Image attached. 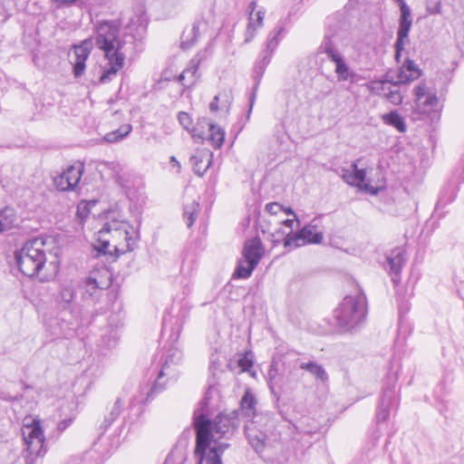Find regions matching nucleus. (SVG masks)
<instances>
[{
    "mask_svg": "<svg viewBox=\"0 0 464 464\" xmlns=\"http://www.w3.org/2000/svg\"><path fill=\"white\" fill-rule=\"evenodd\" d=\"M194 425L197 433L195 454L199 458L198 464H222L221 456L229 444L216 442L208 450V448L210 439H228L233 435L238 426L237 412L219 413L213 421L200 414L194 418Z\"/></svg>",
    "mask_w": 464,
    "mask_h": 464,
    "instance_id": "obj_1",
    "label": "nucleus"
},
{
    "mask_svg": "<svg viewBox=\"0 0 464 464\" xmlns=\"http://www.w3.org/2000/svg\"><path fill=\"white\" fill-rule=\"evenodd\" d=\"M121 23L118 20L101 21L95 26V44L104 53L108 60L106 67L100 77V82H111L123 67L126 59V45L131 43L132 36L120 34Z\"/></svg>",
    "mask_w": 464,
    "mask_h": 464,
    "instance_id": "obj_2",
    "label": "nucleus"
},
{
    "mask_svg": "<svg viewBox=\"0 0 464 464\" xmlns=\"http://www.w3.org/2000/svg\"><path fill=\"white\" fill-rule=\"evenodd\" d=\"M75 298L76 292L72 284L63 285L54 295L57 316L47 323V329L54 338H70L76 334L80 308Z\"/></svg>",
    "mask_w": 464,
    "mask_h": 464,
    "instance_id": "obj_3",
    "label": "nucleus"
},
{
    "mask_svg": "<svg viewBox=\"0 0 464 464\" xmlns=\"http://www.w3.org/2000/svg\"><path fill=\"white\" fill-rule=\"evenodd\" d=\"M51 254L46 239L34 237L26 241L15 252V260L19 270L28 277H37L41 282L50 281L56 274V266L49 272L53 262L48 263L47 255Z\"/></svg>",
    "mask_w": 464,
    "mask_h": 464,
    "instance_id": "obj_4",
    "label": "nucleus"
},
{
    "mask_svg": "<svg viewBox=\"0 0 464 464\" xmlns=\"http://www.w3.org/2000/svg\"><path fill=\"white\" fill-rule=\"evenodd\" d=\"M138 239L135 228L128 222L111 219L106 222L98 232L94 249L102 255H111L110 246L117 256L134 249Z\"/></svg>",
    "mask_w": 464,
    "mask_h": 464,
    "instance_id": "obj_5",
    "label": "nucleus"
},
{
    "mask_svg": "<svg viewBox=\"0 0 464 464\" xmlns=\"http://www.w3.org/2000/svg\"><path fill=\"white\" fill-rule=\"evenodd\" d=\"M368 314L365 295L356 291L353 295H346L334 312L338 326L344 332L354 331L365 322Z\"/></svg>",
    "mask_w": 464,
    "mask_h": 464,
    "instance_id": "obj_6",
    "label": "nucleus"
},
{
    "mask_svg": "<svg viewBox=\"0 0 464 464\" xmlns=\"http://www.w3.org/2000/svg\"><path fill=\"white\" fill-rule=\"evenodd\" d=\"M22 435L26 445V464H34L38 458L45 455L44 434L40 420L25 418L22 428Z\"/></svg>",
    "mask_w": 464,
    "mask_h": 464,
    "instance_id": "obj_7",
    "label": "nucleus"
},
{
    "mask_svg": "<svg viewBox=\"0 0 464 464\" xmlns=\"http://www.w3.org/2000/svg\"><path fill=\"white\" fill-rule=\"evenodd\" d=\"M182 358V353L176 348H171L169 351L167 359L160 371L158 377L153 385L146 392L140 390L139 395H135L130 401V406L136 404H145L153 399V396L165 389L166 382L163 381L165 376L169 378H177V372L172 368L171 364H177Z\"/></svg>",
    "mask_w": 464,
    "mask_h": 464,
    "instance_id": "obj_8",
    "label": "nucleus"
},
{
    "mask_svg": "<svg viewBox=\"0 0 464 464\" xmlns=\"http://www.w3.org/2000/svg\"><path fill=\"white\" fill-rule=\"evenodd\" d=\"M205 130H208V140L215 149H220L225 140V130L218 125L203 118L198 120L196 126L192 127L191 137L196 142H202L205 137Z\"/></svg>",
    "mask_w": 464,
    "mask_h": 464,
    "instance_id": "obj_9",
    "label": "nucleus"
},
{
    "mask_svg": "<svg viewBox=\"0 0 464 464\" xmlns=\"http://www.w3.org/2000/svg\"><path fill=\"white\" fill-rule=\"evenodd\" d=\"M400 5L401 17L399 22V28L397 32V39L395 42V59L399 63L401 56V52L408 42L409 33L411 28L412 19L411 9L404 0H397Z\"/></svg>",
    "mask_w": 464,
    "mask_h": 464,
    "instance_id": "obj_10",
    "label": "nucleus"
},
{
    "mask_svg": "<svg viewBox=\"0 0 464 464\" xmlns=\"http://www.w3.org/2000/svg\"><path fill=\"white\" fill-rule=\"evenodd\" d=\"M93 48V42L91 38L82 41L79 44L72 46V53H69V61L72 66L74 77L79 78L85 72L86 61Z\"/></svg>",
    "mask_w": 464,
    "mask_h": 464,
    "instance_id": "obj_11",
    "label": "nucleus"
},
{
    "mask_svg": "<svg viewBox=\"0 0 464 464\" xmlns=\"http://www.w3.org/2000/svg\"><path fill=\"white\" fill-rule=\"evenodd\" d=\"M323 237V232L316 225L308 224L295 233L294 237L286 238L285 248L293 249L307 244H319Z\"/></svg>",
    "mask_w": 464,
    "mask_h": 464,
    "instance_id": "obj_12",
    "label": "nucleus"
},
{
    "mask_svg": "<svg viewBox=\"0 0 464 464\" xmlns=\"http://www.w3.org/2000/svg\"><path fill=\"white\" fill-rule=\"evenodd\" d=\"M83 171L84 166L82 163L68 167L63 173L54 178L53 182L56 188L60 191L74 190Z\"/></svg>",
    "mask_w": 464,
    "mask_h": 464,
    "instance_id": "obj_13",
    "label": "nucleus"
},
{
    "mask_svg": "<svg viewBox=\"0 0 464 464\" xmlns=\"http://www.w3.org/2000/svg\"><path fill=\"white\" fill-rule=\"evenodd\" d=\"M420 76V71L413 61L407 59L397 72H387L385 77L387 82H392V85L398 86L402 83H409L417 80Z\"/></svg>",
    "mask_w": 464,
    "mask_h": 464,
    "instance_id": "obj_14",
    "label": "nucleus"
},
{
    "mask_svg": "<svg viewBox=\"0 0 464 464\" xmlns=\"http://www.w3.org/2000/svg\"><path fill=\"white\" fill-rule=\"evenodd\" d=\"M416 105L422 113H430L436 110L439 99L436 93L428 92L425 85H418L415 90Z\"/></svg>",
    "mask_w": 464,
    "mask_h": 464,
    "instance_id": "obj_15",
    "label": "nucleus"
},
{
    "mask_svg": "<svg viewBox=\"0 0 464 464\" xmlns=\"http://www.w3.org/2000/svg\"><path fill=\"white\" fill-rule=\"evenodd\" d=\"M387 269L389 273L392 276V281L394 283L397 282V278L401 271L402 266L406 261V253L405 250L401 247H396L387 255Z\"/></svg>",
    "mask_w": 464,
    "mask_h": 464,
    "instance_id": "obj_16",
    "label": "nucleus"
},
{
    "mask_svg": "<svg viewBox=\"0 0 464 464\" xmlns=\"http://www.w3.org/2000/svg\"><path fill=\"white\" fill-rule=\"evenodd\" d=\"M203 57L200 53L196 54L188 63V67L179 76V82L185 87L192 86L199 75L198 74V66Z\"/></svg>",
    "mask_w": 464,
    "mask_h": 464,
    "instance_id": "obj_17",
    "label": "nucleus"
},
{
    "mask_svg": "<svg viewBox=\"0 0 464 464\" xmlns=\"http://www.w3.org/2000/svg\"><path fill=\"white\" fill-rule=\"evenodd\" d=\"M213 153L208 150H198L190 158L195 174L203 176L212 163Z\"/></svg>",
    "mask_w": 464,
    "mask_h": 464,
    "instance_id": "obj_18",
    "label": "nucleus"
},
{
    "mask_svg": "<svg viewBox=\"0 0 464 464\" xmlns=\"http://www.w3.org/2000/svg\"><path fill=\"white\" fill-rule=\"evenodd\" d=\"M272 56H273L272 54L263 51V53H261L260 59L256 62L255 67H254V71H253V78H254V81H255L254 92H256V90L257 89V86L260 83L261 79L263 77V74H264V72H265V71L266 69V66L271 62ZM255 98H256V93L253 92L252 96L250 97V109H249V112L252 110Z\"/></svg>",
    "mask_w": 464,
    "mask_h": 464,
    "instance_id": "obj_19",
    "label": "nucleus"
},
{
    "mask_svg": "<svg viewBox=\"0 0 464 464\" xmlns=\"http://www.w3.org/2000/svg\"><path fill=\"white\" fill-rule=\"evenodd\" d=\"M262 256L263 247L259 238L255 237L246 242L243 250V256L248 263L256 266L262 258Z\"/></svg>",
    "mask_w": 464,
    "mask_h": 464,
    "instance_id": "obj_20",
    "label": "nucleus"
},
{
    "mask_svg": "<svg viewBox=\"0 0 464 464\" xmlns=\"http://www.w3.org/2000/svg\"><path fill=\"white\" fill-rule=\"evenodd\" d=\"M319 50L321 53H325L331 62L343 56L338 47V39L334 34L324 36Z\"/></svg>",
    "mask_w": 464,
    "mask_h": 464,
    "instance_id": "obj_21",
    "label": "nucleus"
},
{
    "mask_svg": "<svg viewBox=\"0 0 464 464\" xmlns=\"http://www.w3.org/2000/svg\"><path fill=\"white\" fill-rule=\"evenodd\" d=\"M245 432L253 449L256 452H261L265 448L266 435L262 431L256 430L253 422L246 425Z\"/></svg>",
    "mask_w": 464,
    "mask_h": 464,
    "instance_id": "obj_22",
    "label": "nucleus"
},
{
    "mask_svg": "<svg viewBox=\"0 0 464 464\" xmlns=\"http://www.w3.org/2000/svg\"><path fill=\"white\" fill-rule=\"evenodd\" d=\"M257 401L250 389H246L240 401L241 411L245 417L253 419L256 411Z\"/></svg>",
    "mask_w": 464,
    "mask_h": 464,
    "instance_id": "obj_23",
    "label": "nucleus"
},
{
    "mask_svg": "<svg viewBox=\"0 0 464 464\" xmlns=\"http://www.w3.org/2000/svg\"><path fill=\"white\" fill-rule=\"evenodd\" d=\"M377 84L380 86L378 90L383 92L384 96L390 102L398 105L402 102V96L398 89V86H394L392 85V82H387L385 76L384 80L378 82Z\"/></svg>",
    "mask_w": 464,
    "mask_h": 464,
    "instance_id": "obj_24",
    "label": "nucleus"
},
{
    "mask_svg": "<svg viewBox=\"0 0 464 464\" xmlns=\"http://www.w3.org/2000/svg\"><path fill=\"white\" fill-rule=\"evenodd\" d=\"M333 63L335 64L334 72L337 75L338 81H340V82H344V81L353 82V79L356 76V74L350 69V67L344 61L343 56H341L338 59H335Z\"/></svg>",
    "mask_w": 464,
    "mask_h": 464,
    "instance_id": "obj_25",
    "label": "nucleus"
},
{
    "mask_svg": "<svg viewBox=\"0 0 464 464\" xmlns=\"http://www.w3.org/2000/svg\"><path fill=\"white\" fill-rule=\"evenodd\" d=\"M103 290V286H101L97 282V279L93 276H89L83 283V297L96 300Z\"/></svg>",
    "mask_w": 464,
    "mask_h": 464,
    "instance_id": "obj_26",
    "label": "nucleus"
},
{
    "mask_svg": "<svg viewBox=\"0 0 464 464\" xmlns=\"http://www.w3.org/2000/svg\"><path fill=\"white\" fill-rule=\"evenodd\" d=\"M15 221V214L13 208H5L0 210V234L11 229Z\"/></svg>",
    "mask_w": 464,
    "mask_h": 464,
    "instance_id": "obj_27",
    "label": "nucleus"
},
{
    "mask_svg": "<svg viewBox=\"0 0 464 464\" xmlns=\"http://www.w3.org/2000/svg\"><path fill=\"white\" fill-rule=\"evenodd\" d=\"M199 34V24L194 23L192 27L188 31H185L181 36V48L188 49L196 42Z\"/></svg>",
    "mask_w": 464,
    "mask_h": 464,
    "instance_id": "obj_28",
    "label": "nucleus"
},
{
    "mask_svg": "<svg viewBox=\"0 0 464 464\" xmlns=\"http://www.w3.org/2000/svg\"><path fill=\"white\" fill-rule=\"evenodd\" d=\"M385 123L396 128L400 132L406 130V124L403 118L395 111L382 116Z\"/></svg>",
    "mask_w": 464,
    "mask_h": 464,
    "instance_id": "obj_29",
    "label": "nucleus"
},
{
    "mask_svg": "<svg viewBox=\"0 0 464 464\" xmlns=\"http://www.w3.org/2000/svg\"><path fill=\"white\" fill-rule=\"evenodd\" d=\"M300 368L305 370L314 375L317 379L324 382L328 379V375L322 365L317 364L313 362H303L300 365Z\"/></svg>",
    "mask_w": 464,
    "mask_h": 464,
    "instance_id": "obj_30",
    "label": "nucleus"
},
{
    "mask_svg": "<svg viewBox=\"0 0 464 464\" xmlns=\"http://www.w3.org/2000/svg\"><path fill=\"white\" fill-rule=\"evenodd\" d=\"M283 32H284V27L280 26V27L276 28L275 31L270 33L268 39H267L266 49L264 50L265 52L273 55L274 52L276 51V49L278 46V44L282 38L281 35H282Z\"/></svg>",
    "mask_w": 464,
    "mask_h": 464,
    "instance_id": "obj_31",
    "label": "nucleus"
},
{
    "mask_svg": "<svg viewBox=\"0 0 464 464\" xmlns=\"http://www.w3.org/2000/svg\"><path fill=\"white\" fill-rule=\"evenodd\" d=\"M131 129L132 128L130 124L122 125L118 130L107 133L104 136V140L111 143L117 142L125 138L126 136H128L131 131Z\"/></svg>",
    "mask_w": 464,
    "mask_h": 464,
    "instance_id": "obj_32",
    "label": "nucleus"
},
{
    "mask_svg": "<svg viewBox=\"0 0 464 464\" xmlns=\"http://www.w3.org/2000/svg\"><path fill=\"white\" fill-rule=\"evenodd\" d=\"M198 211L199 204L197 201H192L184 208V219L188 227H191L193 226Z\"/></svg>",
    "mask_w": 464,
    "mask_h": 464,
    "instance_id": "obj_33",
    "label": "nucleus"
},
{
    "mask_svg": "<svg viewBox=\"0 0 464 464\" xmlns=\"http://www.w3.org/2000/svg\"><path fill=\"white\" fill-rule=\"evenodd\" d=\"M122 408H123V402H122L121 399L118 398L114 401V403L111 409L110 416L105 417V419H104L103 430H106L120 416V414L121 413Z\"/></svg>",
    "mask_w": 464,
    "mask_h": 464,
    "instance_id": "obj_34",
    "label": "nucleus"
},
{
    "mask_svg": "<svg viewBox=\"0 0 464 464\" xmlns=\"http://www.w3.org/2000/svg\"><path fill=\"white\" fill-rule=\"evenodd\" d=\"M255 268V266H252L251 263H248L246 259L244 258V260L239 261L237 264L234 273V277L248 278L252 275V272Z\"/></svg>",
    "mask_w": 464,
    "mask_h": 464,
    "instance_id": "obj_35",
    "label": "nucleus"
},
{
    "mask_svg": "<svg viewBox=\"0 0 464 464\" xmlns=\"http://www.w3.org/2000/svg\"><path fill=\"white\" fill-rule=\"evenodd\" d=\"M270 237H271L270 240L272 241L274 246H276V245L282 243L284 247L285 248V240H286V238H288V236H287L286 229L285 227H283L281 225H280V227L276 229L275 232H273L270 235Z\"/></svg>",
    "mask_w": 464,
    "mask_h": 464,
    "instance_id": "obj_36",
    "label": "nucleus"
},
{
    "mask_svg": "<svg viewBox=\"0 0 464 464\" xmlns=\"http://www.w3.org/2000/svg\"><path fill=\"white\" fill-rule=\"evenodd\" d=\"M218 98L220 100L219 101L220 102V109L222 111H228L229 108H230V105L232 103V101H233L232 91L229 90V89L223 90L222 92L218 93Z\"/></svg>",
    "mask_w": 464,
    "mask_h": 464,
    "instance_id": "obj_37",
    "label": "nucleus"
},
{
    "mask_svg": "<svg viewBox=\"0 0 464 464\" xmlns=\"http://www.w3.org/2000/svg\"><path fill=\"white\" fill-rule=\"evenodd\" d=\"M395 399V388L394 386L383 389L382 394L380 401L382 407L390 408L393 400Z\"/></svg>",
    "mask_w": 464,
    "mask_h": 464,
    "instance_id": "obj_38",
    "label": "nucleus"
},
{
    "mask_svg": "<svg viewBox=\"0 0 464 464\" xmlns=\"http://www.w3.org/2000/svg\"><path fill=\"white\" fill-rule=\"evenodd\" d=\"M361 162V160H357L356 161L353 162L351 165V168L353 170V177L355 179V186H360L361 183H362L365 180L366 178V171L364 169H359V164Z\"/></svg>",
    "mask_w": 464,
    "mask_h": 464,
    "instance_id": "obj_39",
    "label": "nucleus"
},
{
    "mask_svg": "<svg viewBox=\"0 0 464 464\" xmlns=\"http://www.w3.org/2000/svg\"><path fill=\"white\" fill-rule=\"evenodd\" d=\"M138 12H139V14L137 15V17L130 18V26L131 27V26L137 25L138 29L144 31L146 28V25H147V19L145 16V12L143 11V9L141 7L139 8Z\"/></svg>",
    "mask_w": 464,
    "mask_h": 464,
    "instance_id": "obj_40",
    "label": "nucleus"
},
{
    "mask_svg": "<svg viewBox=\"0 0 464 464\" xmlns=\"http://www.w3.org/2000/svg\"><path fill=\"white\" fill-rule=\"evenodd\" d=\"M95 204H96L95 201H92V202L82 201L77 206V212H76L77 217L81 220H84L85 218H87L91 212V207H94Z\"/></svg>",
    "mask_w": 464,
    "mask_h": 464,
    "instance_id": "obj_41",
    "label": "nucleus"
},
{
    "mask_svg": "<svg viewBox=\"0 0 464 464\" xmlns=\"http://www.w3.org/2000/svg\"><path fill=\"white\" fill-rule=\"evenodd\" d=\"M253 363V356L250 352L242 354L237 360V365L240 367L241 372H249Z\"/></svg>",
    "mask_w": 464,
    "mask_h": 464,
    "instance_id": "obj_42",
    "label": "nucleus"
},
{
    "mask_svg": "<svg viewBox=\"0 0 464 464\" xmlns=\"http://www.w3.org/2000/svg\"><path fill=\"white\" fill-rule=\"evenodd\" d=\"M337 174L341 176L344 182H346L350 186H355V179L353 177V170L346 169L342 168L340 170H336Z\"/></svg>",
    "mask_w": 464,
    "mask_h": 464,
    "instance_id": "obj_43",
    "label": "nucleus"
},
{
    "mask_svg": "<svg viewBox=\"0 0 464 464\" xmlns=\"http://www.w3.org/2000/svg\"><path fill=\"white\" fill-rule=\"evenodd\" d=\"M257 29L258 28L255 27L254 17H249V23L245 33L244 42L246 44L250 43L254 39Z\"/></svg>",
    "mask_w": 464,
    "mask_h": 464,
    "instance_id": "obj_44",
    "label": "nucleus"
},
{
    "mask_svg": "<svg viewBox=\"0 0 464 464\" xmlns=\"http://www.w3.org/2000/svg\"><path fill=\"white\" fill-rule=\"evenodd\" d=\"M178 120L180 125L191 134L192 128L190 129V126L192 124V119L189 114L185 111H180L178 114Z\"/></svg>",
    "mask_w": 464,
    "mask_h": 464,
    "instance_id": "obj_45",
    "label": "nucleus"
},
{
    "mask_svg": "<svg viewBox=\"0 0 464 464\" xmlns=\"http://www.w3.org/2000/svg\"><path fill=\"white\" fill-rule=\"evenodd\" d=\"M390 416V408L387 407H382V405L379 404L377 412H376V420L377 423L384 422L388 420Z\"/></svg>",
    "mask_w": 464,
    "mask_h": 464,
    "instance_id": "obj_46",
    "label": "nucleus"
},
{
    "mask_svg": "<svg viewBox=\"0 0 464 464\" xmlns=\"http://www.w3.org/2000/svg\"><path fill=\"white\" fill-rule=\"evenodd\" d=\"M266 210L271 215H277L284 210V207L277 202H271L266 205Z\"/></svg>",
    "mask_w": 464,
    "mask_h": 464,
    "instance_id": "obj_47",
    "label": "nucleus"
},
{
    "mask_svg": "<svg viewBox=\"0 0 464 464\" xmlns=\"http://www.w3.org/2000/svg\"><path fill=\"white\" fill-rule=\"evenodd\" d=\"M295 220V219L294 218L285 219L280 223V225L286 229L288 237H294L295 233H293V229H294L293 225H294Z\"/></svg>",
    "mask_w": 464,
    "mask_h": 464,
    "instance_id": "obj_48",
    "label": "nucleus"
},
{
    "mask_svg": "<svg viewBox=\"0 0 464 464\" xmlns=\"http://www.w3.org/2000/svg\"><path fill=\"white\" fill-rule=\"evenodd\" d=\"M256 21L254 20L255 27L260 28L263 25L265 12L262 10H259L256 12Z\"/></svg>",
    "mask_w": 464,
    "mask_h": 464,
    "instance_id": "obj_49",
    "label": "nucleus"
},
{
    "mask_svg": "<svg viewBox=\"0 0 464 464\" xmlns=\"http://www.w3.org/2000/svg\"><path fill=\"white\" fill-rule=\"evenodd\" d=\"M72 423V419L68 418L62 421H60L57 425V429L60 432H63L64 430H66L71 424Z\"/></svg>",
    "mask_w": 464,
    "mask_h": 464,
    "instance_id": "obj_50",
    "label": "nucleus"
},
{
    "mask_svg": "<svg viewBox=\"0 0 464 464\" xmlns=\"http://www.w3.org/2000/svg\"><path fill=\"white\" fill-rule=\"evenodd\" d=\"M219 98H218V95L217 94L212 102H210L209 104V110L211 111H217L218 109H220V102H219Z\"/></svg>",
    "mask_w": 464,
    "mask_h": 464,
    "instance_id": "obj_51",
    "label": "nucleus"
},
{
    "mask_svg": "<svg viewBox=\"0 0 464 464\" xmlns=\"http://www.w3.org/2000/svg\"><path fill=\"white\" fill-rule=\"evenodd\" d=\"M430 14H440V3H437L434 7H428Z\"/></svg>",
    "mask_w": 464,
    "mask_h": 464,
    "instance_id": "obj_52",
    "label": "nucleus"
},
{
    "mask_svg": "<svg viewBox=\"0 0 464 464\" xmlns=\"http://www.w3.org/2000/svg\"><path fill=\"white\" fill-rule=\"evenodd\" d=\"M256 7V1L250 2L249 5H248V9L250 10L249 17H253V12L255 11Z\"/></svg>",
    "mask_w": 464,
    "mask_h": 464,
    "instance_id": "obj_53",
    "label": "nucleus"
},
{
    "mask_svg": "<svg viewBox=\"0 0 464 464\" xmlns=\"http://www.w3.org/2000/svg\"><path fill=\"white\" fill-rule=\"evenodd\" d=\"M283 211L285 212L287 215H292L293 218H295V219H296V221L299 223L295 213L294 212V210L291 208H284Z\"/></svg>",
    "mask_w": 464,
    "mask_h": 464,
    "instance_id": "obj_54",
    "label": "nucleus"
},
{
    "mask_svg": "<svg viewBox=\"0 0 464 464\" xmlns=\"http://www.w3.org/2000/svg\"><path fill=\"white\" fill-rule=\"evenodd\" d=\"M54 2L61 3V4H72L75 3L77 0H53Z\"/></svg>",
    "mask_w": 464,
    "mask_h": 464,
    "instance_id": "obj_55",
    "label": "nucleus"
},
{
    "mask_svg": "<svg viewBox=\"0 0 464 464\" xmlns=\"http://www.w3.org/2000/svg\"><path fill=\"white\" fill-rule=\"evenodd\" d=\"M170 161L174 163L173 166H178L179 168H180V165L175 157H171Z\"/></svg>",
    "mask_w": 464,
    "mask_h": 464,
    "instance_id": "obj_56",
    "label": "nucleus"
},
{
    "mask_svg": "<svg viewBox=\"0 0 464 464\" xmlns=\"http://www.w3.org/2000/svg\"><path fill=\"white\" fill-rule=\"evenodd\" d=\"M372 194H376V193H377V190H376V189H372Z\"/></svg>",
    "mask_w": 464,
    "mask_h": 464,
    "instance_id": "obj_57",
    "label": "nucleus"
},
{
    "mask_svg": "<svg viewBox=\"0 0 464 464\" xmlns=\"http://www.w3.org/2000/svg\"><path fill=\"white\" fill-rule=\"evenodd\" d=\"M369 188H370V186L366 184V185H365V189H367V190H368V189H369Z\"/></svg>",
    "mask_w": 464,
    "mask_h": 464,
    "instance_id": "obj_58",
    "label": "nucleus"
}]
</instances>
